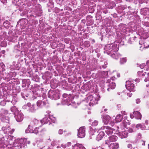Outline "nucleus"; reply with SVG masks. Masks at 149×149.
Wrapping results in <instances>:
<instances>
[{
  "mask_svg": "<svg viewBox=\"0 0 149 149\" xmlns=\"http://www.w3.org/2000/svg\"><path fill=\"white\" fill-rule=\"evenodd\" d=\"M104 49L107 52V54L108 53H111V54H112V56L114 58L115 55H117V54H115L114 52H116L118 51L119 49L118 46L115 44H112L106 46L104 48Z\"/></svg>",
  "mask_w": 149,
  "mask_h": 149,
  "instance_id": "nucleus-1",
  "label": "nucleus"
},
{
  "mask_svg": "<svg viewBox=\"0 0 149 149\" xmlns=\"http://www.w3.org/2000/svg\"><path fill=\"white\" fill-rule=\"evenodd\" d=\"M46 130L45 128H42L41 126L39 127H36L33 131V133L36 134H38L39 135L42 136L45 133Z\"/></svg>",
  "mask_w": 149,
  "mask_h": 149,
  "instance_id": "nucleus-2",
  "label": "nucleus"
},
{
  "mask_svg": "<svg viewBox=\"0 0 149 149\" xmlns=\"http://www.w3.org/2000/svg\"><path fill=\"white\" fill-rule=\"evenodd\" d=\"M48 97L52 99L56 100L58 99L59 94L57 92L52 90H50L48 94Z\"/></svg>",
  "mask_w": 149,
  "mask_h": 149,
  "instance_id": "nucleus-3",
  "label": "nucleus"
},
{
  "mask_svg": "<svg viewBox=\"0 0 149 149\" xmlns=\"http://www.w3.org/2000/svg\"><path fill=\"white\" fill-rule=\"evenodd\" d=\"M85 135V128L82 127H80L78 132V136L80 138L84 137Z\"/></svg>",
  "mask_w": 149,
  "mask_h": 149,
  "instance_id": "nucleus-4",
  "label": "nucleus"
},
{
  "mask_svg": "<svg viewBox=\"0 0 149 149\" xmlns=\"http://www.w3.org/2000/svg\"><path fill=\"white\" fill-rule=\"evenodd\" d=\"M101 129L104 130L106 133L108 135L112 134L113 133V129L110 127L103 126L101 127Z\"/></svg>",
  "mask_w": 149,
  "mask_h": 149,
  "instance_id": "nucleus-5",
  "label": "nucleus"
},
{
  "mask_svg": "<svg viewBox=\"0 0 149 149\" xmlns=\"http://www.w3.org/2000/svg\"><path fill=\"white\" fill-rule=\"evenodd\" d=\"M37 6L39 7V9L35 12V14H32V15H30L31 16H32L35 17H36L37 16H39L41 15V14L42 13V10H41V6L39 4H37Z\"/></svg>",
  "mask_w": 149,
  "mask_h": 149,
  "instance_id": "nucleus-6",
  "label": "nucleus"
},
{
  "mask_svg": "<svg viewBox=\"0 0 149 149\" xmlns=\"http://www.w3.org/2000/svg\"><path fill=\"white\" fill-rule=\"evenodd\" d=\"M15 118L17 122H19L22 121L24 118V116L22 113H19L16 115L15 116Z\"/></svg>",
  "mask_w": 149,
  "mask_h": 149,
  "instance_id": "nucleus-7",
  "label": "nucleus"
},
{
  "mask_svg": "<svg viewBox=\"0 0 149 149\" xmlns=\"http://www.w3.org/2000/svg\"><path fill=\"white\" fill-rule=\"evenodd\" d=\"M111 118L108 115H104L103 116V122L105 125L107 124L110 121Z\"/></svg>",
  "mask_w": 149,
  "mask_h": 149,
  "instance_id": "nucleus-8",
  "label": "nucleus"
},
{
  "mask_svg": "<svg viewBox=\"0 0 149 149\" xmlns=\"http://www.w3.org/2000/svg\"><path fill=\"white\" fill-rule=\"evenodd\" d=\"M119 148V144L117 143H112L110 144L109 149H118Z\"/></svg>",
  "mask_w": 149,
  "mask_h": 149,
  "instance_id": "nucleus-9",
  "label": "nucleus"
},
{
  "mask_svg": "<svg viewBox=\"0 0 149 149\" xmlns=\"http://www.w3.org/2000/svg\"><path fill=\"white\" fill-rule=\"evenodd\" d=\"M109 140L110 142L116 141L118 139V137L116 136L113 135L109 137Z\"/></svg>",
  "mask_w": 149,
  "mask_h": 149,
  "instance_id": "nucleus-10",
  "label": "nucleus"
},
{
  "mask_svg": "<svg viewBox=\"0 0 149 149\" xmlns=\"http://www.w3.org/2000/svg\"><path fill=\"white\" fill-rule=\"evenodd\" d=\"M73 149H86L82 144H77L73 146Z\"/></svg>",
  "mask_w": 149,
  "mask_h": 149,
  "instance_id": "nucleus-11",
  "label": "nucleus"
},
{
  "mask_svg": "<svg viewBox=\"0 0 149 149\" xmlns=\"http://www.w3.org/2000/svg\"><path fill=\"white\" fill-rule=\"evenodd\" d=\"M104 136V132L103 131L100 132L97 136L96 139L99 141L101 140Z\"/></svg>",
  "mask_w": 149,
  "mask_h": 149,
  "instance_id": "nucleus-12",
  "label": "nucleus"
},
{
  "mask_svg": "<svg viewBox=\"0 0 149 149\" xmlns=\"http://www.w3.org/2000/svg\"><path fill=\"white\" fill-rule=\"evenodd\" d=\"M133 114L137 119H141L142 116L140 113L138 111H134L133 112Z\"/></svg>",
  "mask_w": 149,
  "mask_h": 149,
  "instance_id": "nucleus-13",
  "label": "nucleus"
},
{
  "mask_svg": "<svg viewBox=\"0 0 149 149\" xmlns=\"http://www.w3.org/2000/svg\"><path fill=\"white\" fill-rule=\"evenodd\" d=\"M123 118V116L120 114H119L117 115L115 119V122L118 123L120 122Z\"/></svg>",
  "mask_w": 149,
  "mask_h": 149,
  "instance_id": "nucleus-14",
  "label": "nucleus"
},
{
  "mask_svg": "<svg viewBox=\"0 0 149 149\" xmlns=\"http://www.w3.org/2000/svg\"><path fill=\"white\" fill-rule=\"evenodd\" d=\"M109 142V140L105 141V142L102 144L103 148L104 149H109V147L110 146Z\"/></svg>",
  "mask_w": 149,
  "mask_h": 149,
  "instance_id": "nucleus-15",
  "label": "nucleus"
},
{
  "mask_svg": "<svg viewBox=\"0 0 149 149\" xmlns=\"http://www.w3.org/2000/svg\"><path fill=\"white\" fill-rule=\"evenodd\" d=\"M134 84H125L126 89L130 92L133 91L134 88Z\"/></svg>",
  "mask_w": 149,
  "mask_h": 149,
  "instance_id": "nucleus-16",
  "label": "nucleus"
},
{
  "mask_svg": "<svg viewBox=\"0 0 149 149\" xmlns=\"http://www.w3.org/2000/svg\"><path fill=\"white\" fill-rule=\"evenodd\" d=\"M136 127L138 129H141L142 130H145L146 129V127L144 125H142L141 124H137Z\"/></svg>",
  "mask_w": 149,
  "mask_h": 149,
  "instance_id": "nucleus-17",
  "label": "nucleus"
},
{
  "mask_svg": "<svg viewBox=\"0 0 149 149\" xmlns=\"http://www.w3.org/2000/svg\"><path fill=\"white\" fill-rule=\"evenodd\" d=\"M115 79V78L114 77H111L110 79H109L107 80L106 79L105 81H106V83H109V84H115L114 82L113 81Z\"/></svg>",
  "mask_w": 149,
  "mask_h": 149,
  "instance_id": "nucleus-18",
  "label": "nucleus"
},
{
  "mask_svg": "<svg viewBox=\"0 0 149 149\" xmlns=\"http://www.w3.org/2000/svg\"><path fill=\"white\" fill-rule=\"evenodd\" d=\"M108 71H102L100 72V74L102 77L106 78L107 77Z\"/></svg>",
  "mask_w": 149,
  "mask_h": 149,
  "instance_id": "nucleus-19",
  "label": "nucleus"
},
{
  "mask_svg": "<svg viewBox=\"0 0 149 149\" xmlns=\"http://www.w3.org/2000/svg\"><path fill=\"white\" fill-rule=\"evenodd\" d=\"M8 114V113L7 112L5 111L3 112V113H1L0 114V117H1L2 118L4 119L5 118H7V119L8 118V117H7L6 118V115H7Z\"/></svg>",
  "mask_w": 149,
  "mask_h": 149,
  "instance_id": "nucleus-20",
  "label": "nucleus"
},
{
  "mask_svg": "<svg viewBox=\"0 0 149 149\" xmlns=\"http://www.w3.org/2000/svg\"><path fill=\"white\" fill-rule=\"evenodd\" d=\"M83 85L82 86L81 88L82 89L84 90L85 91H87L88 90H89V88L88 87V84H82Z\"/></svg>",
  "mask_w": 149,
  "mask_h": 149,
  "instance_id": "nucleus-21",
  "label": "nucleus"
},
{
  "mask_svg": "<svg viewBox=\"0 0 149 149\" xmlns=\"http://www.w3.org/2000/svg\"><path fill=\"white\" fill-rule=\"evenodd\" d=\"M128 133L126 131H123L121 133L122 137L123 138L127 137L128 136Z\"/></svg>",
  "mask_w": 149,
  "mask_h": 149,
  "instance_id": "nucleus-22",
  "label": "nucleus"
},
{
  "mask_svg": "<svg viewBox=\"0 0 149 149\" xmlns=\"http://www.w3.org/2000/svg\"><path fill=\"white\" fill-rule=\"evenodd\" d=\"M116 86L115 84H109V88H107V90L109 91L111 89H113Z\"/></svg>",
  "mask_w": 149,
  "mask_h": 149,
  "instance_id": "nucleus-23",
  "label": "nucleus"
},
{
  "mask_svg": "<svg viewBox=\"0 0 149 149\" xmlns=\"http://www.w3.org/2000/svg\"><path fill=\"white\" fill-rule=\"evenodd\" d=\"M145 41H146V39H143V40H142V39L140 40L139 41V44L142 45L143 44V47L144 48L146 46L145 45V43L143 42Z\"/></svg>",
  "mask_w": 149,
  "mask_h": 149,
  "instance_id": "nucleus-24",
  "label": "nucleus"
},
{
  "mask_svg": "<svg viewBox=\"0 0 149 149\" xmlns=\"http://www.w3.org/2000/svg\"><path fill=\"white\" fill-rule=\"evenodd\" d=\"M127 59L126 58H123L120 59V63L121 64H123L126 62Z\"/></svg>",
  "mask_w": 149,
  "mask_h": 149,
  "instance_id": "nucleus-25",
  "label": "nucleus"
},
{
  "mask_svg": "<svg viewBox=\"0 0 149 149\" xmlns=\"http://www.w3.org/2000/svg\"><path fill=\"white\" fill-rule=\"evenodd\" d=\"M126 83H128V84H133L134 83V80L130 79L126 81Z\"/></svg>",
  "mask_w": 149,
  "mask_h": 149,
  "instance_id": "nucleus-26",
  "label": "nucleus"
},
{
  "mask_svg": "<svg viewBox=\"0 0 149 149\" xmlns=\"http://www.w3.org/2000/svg\"><path fill=\"white\" fill-rule=\"evenodd\" d=\"M33 121L35 125H37L39 124V123H41V121H39L38 120L36 119H34Z\"/></svg>",
  "mask_w": 149,
  "mask_h": 149,
  "instance_id": "nucleus-27",
  "label": "nucleus"
},
{
  "mask_svg": "<svg viewBox=\"0 0 149 149\" xmlns=\"http://www.w3.org/2000/svg\"><path fill=\"white\" fill-rule=\"evenodd\" d=\"M30 80L29 79H24L22 80L23 84H29L30 83Z\"/></svg>",
  "mask_w": 149,
  "mask_h": 149,
  "instance_id": "nucleus-28",
  "label": "nucleus"
},
{
  "mask_svg": "<svg viewBox=\"0 0 149 149\" xmlns=\"http://www.w3.org/2000/svg\"><path fill=\"white\" fill-rule=\"evenodd\" d=\"M38 109V108L35 107L33 105H32V107L31 108V110L32 112H35L36 110Z\"/></svg>",
  "mask_w": 149,
  "mask_h": 149,
  "instance_id": "nucleus-29",
  "label": "nucleus"
},
{
  "mask_svg": "<svg viewBox=\"0 0 149 149\" xmlns=\"http://www.w3.org/2000/svg\"><path fill=\"white\" fill-rule=\"evenodd\" d=\"M123 126L124 127H126L127 125L128 124V125H130V123L128 122L127 123V122L125 120H124L123 122Z\"/></svg>",
  "mask_w": 149,
  "mask_h": 149,
  "instance_id": "nucleus-30",
  "label": "nucleus"
},
{
  "mask_svg": "<svg viewBox=\"0 0 149 149\" xmlns=\"http://www.w3.org/2000/svg\"><path fill=\"white\" fill-rule=\"evenodd\" d=\"M42 101L41 100H39L37 102V105L38 107H40L41 105Z\"/></svg>",
  "mask_w": 149,
  "mask_h": 149,
  "instance_id": "nucleus-31",
  "label": "nucleus"
},
{
  "mask_svg": "<svg viewBox=\"0 0 149 149\" xmlns=\"http://www.w3.org/2000/svg\"><path fill=\"white\" fill-rule=\"evenodd\" d=\"M98 122L97 121H94L92 124V125L93 126H95L97 125L98 124Z\"/></svg>",
  "mask_w": 149,
  "mask_h": 149,
  "instance_id": "nucleus-32",
  "label": "nucleus"
},
{
  "mask_svg": "<svg viewBox=\"0 0 149 149\" xmlns=\"http://www.w3.org/2000/svg\"><path fill=\"white\" fill-rule=\"evenodd\" d=\"M49 72H47L45 73V74L44 75V76L47 79H48V76L49 75Z\"/></svg>",
  "mask_w": 149,
  "mask_h": 149,
  "instance_id": "nucleus-33",
  "label": "nucleus"
},
{
  "mask_svg": "<svg viewBox=\"0 0 149 149\" xmlns=\"http://www.w3.org/2000/svg\"><path fill=\"white\" fill-rule=\"evenodd\" d=\"M138 75L139 76H144V74L141 71H139L137 73Z\"/></svg>",
  "mask_w": 149,
  "mask_h": 149,
  "instance_id": "nucleus-34",
  "label": "nucleus"
},
{
  "mask_svg": "<svg viewBox=\"0 0 149 149\" xmlns=\"http://www.w3.org/2000/svg\"><path fill=\"white\" fill-rule=\"evenodd\" d=\"M50 86L51 87V88L54 89L56 87H57V84H50Z\"/></svg>",
  "mask_w": 149,
  "mask_h": 149,
  "instance_id": "nucleus-35",
  "label": "nucleus"
},
{
  "mask_svg": "<svg viewBox=\"0 0 149 149\" xmlns=\"http://www.w3.org/2000/svg\"><path fill=\"white\" fill-rule=\"evenodd\" d=\"M63 133V130L62 129H60L59 130L58 133L59 134H62Z\"/></svg>",
  "mask_w": 149,
  "mask_h": 149,
  "instance_id": "nucleus-36",
  "label": "nucleus"
},
{
  "mask_svg": "<svg viewBox=\"0 0 149 149\" xmlns=\"http://www.w3.org/2000/svg\"><path fill=\"white\" fill-rule=\"evenodd\" d=\"M140 79L139 78H137L134 80L136 83H139L140 82Z\"/></svg>",
  "mask_w": 149,
  "mask_h": 149,
  "instance_id": "nucleus-37",
  "label": "nucleus"
},
{
  "mask_svg": "<svg viewBox=\"0 0 149 149\" xmlns=\"http://www.w3.org/2000/svg\"><path fill=\"white\" fill-rule=\"evenodd\" d=\"M10 75L15 76L16 75V73L15 72H10L9 73Z\"/></svg>",
  "mask_w": 149,
  "mask_h": 149,
  "instance_id": "nucleus-38",
  "label": "nucleus"
},
{
  "mask_svg": "<svg viewBox=\"0 0 149 149\" xmlns=\"http://www.w3.org/2000/svg\"><path fill=\"white\" fill-rule=\"evenodd\" d=\"M121 113L122 114V115L123 116L127 115V113L126 112V111H121Z\"/></svg>",
  "mask_w": 149,
  "mask_h": 149,
  "instance_id": "nucleus-39",
  "label": "nucleus"
},
{
  "mask_svg": "<svg viewBox=\"0 0 149 149\" xmlns=\"http://www.w3.org/2000/svg\"><path fill=\"white\" fill-rule=\"evenodd\" d=\"M145 66L146 65L145 63H142L140 65V68L141 69H143Z\"/></svg>",
  "mask_w": 149,
  "mask_h": 149,
  "instance_id": "nucleus-40",
  "label": "nucleus"
},
{
  "mask_svg": "<svg viewBox=\"0 0 149 149\" xmlns=\"http://www.w3.org/2000/svg\"><path fill=\"white\" fill-rule=\"evenodd\" d=\"M107 62H106L104 63V65H102V67L104 68H105L107 67Z\"/></svg>",
  "mask_w": 149,
  "mask_h": 149,
  "instance_id": "nucleus-41",
  "label": "nucleus"
},
{
  "mask_svg": "<svg viewBox=\"0 0 149 149\" xmlns=\"http://www.w3.org/2000/svg\"><path fill=\"white\" fill-rule=\"evenodd\" d=\"M148 78L145 79V82H146L148 81H149V72L148 73Z\"/></svg>",
  "mask_w": 149,
  "mask_h": 149,
  "instance_id": "nucleus-42",
  "label": "nucleus"
},
{
  "mask_svg": "<svg viewBox=\"0 0 149 149\" xmlns=\"http://www.w3.org/2000/svg\"><path fill=\"white\" fill-rule=\"evenodd\" d=\"M9 22L8 21H6L5 22L3 23V25L4 26H5V24H8L9 25Z\"/></svg>",
  "mask_w": 149,
  "mask_h": 149,
  "instance_id": "nucleus-43",
  "label": "nucleus"
},
{
  "mask_svg": "<svg viewBox=\"0 0 149 149\" xmlns=\"http://www.w3.org/2000/svg\"><path fill=\"white\" fill-rule=\"evenodd\" d=\"M15 80H16V79H12L11 82H12L13 84H18V83L17 82H16V83L14 82H15Z\"/></svg>",
  "mask_w": 149,
  "mask_h": 149,
  "instance_id": "nucleus-44",
  "label": "nucleus"
},
{
  "mask_svg": "<svg viewBox=\"0 0 149 149\" xmlns=\"http://www.w3.org/2000/svg\"><path fill=\"white\" fill-rule=\"evenodd\" d=\"M128 132H129V133H132V132H133V130H132V128H130L128 130Z\"/></svg>",
  "mask_w": 149,
  "mask_h": 149,
  "instance_id": "nucleus-45",
  "label": "nucleus"
},
{
  "mask_svg": "<svg viewBox=\"0 0 149 149\" xmlns=\"http://www.w3.org/2000/svg\"><path fill=\"white\" fill-rule=\"evenodd\" d=\"M68 94H67L66 93H64L63 95V97H64V98L67 97H68Z\"/></svg>",
  "mask_w": 149,
  "mask_h": 149,
  "instance_id": "nucleus-46",
  "label": "nucleus"
},
{
  "mask_svg": "<svg viewBox=\"0 0 149 149\" xmlns=\"http://www.w3.org/2000/svg\"><path fill=\"white\" fill-rule=\"evenodd\" d=\"M4 42H2L1 43V45L2 46V47H6V46L7 45V44L6 43V42H5V44L4 45H3V44Z\"/></svg>",
  "mask_w": 149,
  "mask_h": 149,
  "instance_id": "nucleus-47",
  "label": "nucleus"
},
{
  "mask_svg": "<svg viewBox=\"0 0 149 149\" xmlns=\"http://www.w3.org/2000/svg\"><path fill=\"white\" fill-rule=\"evenodd\" d=\"M110 124L111 126H113L114 125V123L113 121H111L110 122Z\"/></svg>",
  "mask_w": 149,
  "mask_h": 149,
  "instance_id": "nucleus-48",
  "label": "nucleus"
},
{
  "mask_svg": "<svg viewBox=\"0 0 149 149\" xmlns=\"http://www.w3.org/2000/svg\"><path fill=\"white\" fill-rule=\"evenodd\" d=\"M1 1L3 4H5L6 2V0H1Z\"/></svg>",
  "mask_w": 149,
  "mask_h": 149,
  "instance_id": "nucleus-49",
  "label": "nucleus"
},
{
  "mask_svg": "<svg viewBox=\"0 0 149 149\" xmlns=\"http://www.w3.org/2000/svg\"><path fill=\"white\" fill-rule=\"evenodd\" d=\"M127 147L128 148H131L132 147V145L130 144H129L127 145Z\"/></svg>",
  "mask_w": 149,
  "mask_h": 149,
  "instance_id": "nucleus-50",
  "label": "nucleus"
},
{
  "mask_svg": "<svg viewBox=\"0 0 149 149\" xmlns=\"http://www.w3.org/2000/svg\"><path fill=\"white\" fill-rule=\"evenodd\" d=\"M85 43H87V47H88L90 46V44L89 43V42L88 41H86L85 42Z\"/></svg>",
  "mask_w": 149,
  "mask_h": 149,
  "instance_id": "nucleus-51",
  "label": "nucleus"
},
{
  "mask_svg": "<svg viewBox=\"0 0 149 149\" xmlns=\"http://www.w3.org/2000/svg\"><path fill=\"white\" fill-rule=\"evenodd\" d=\"M140 99H137L136 100V102L137 103H140Z\"/></svg>",
  "mask_w": 149,
  "mask_h": 149,
  "instance_id": "nucleus-52",
  "label": "nucleus"
},
{
  "mask_svg": "<svg viewBox=\"0 0 149 149\" xmlns=\"http://www.w3.org/2000/svg\"><path fill=\"white\" fill-rule=\"evenodd\" d=\"M19 142L20 143V144H22L23 143V139H21L19 140Z\"/></svg>",
  "mask_w": 149,
  "mask_h": 149,
  "instance_id": "nucleus-53",
  "label": "nucleus"
},
{
  "mask_svg": "<svg viewBox=\"0 0 149 149\" xmlns=\"http://www.w3.org/2000/svg\"><path fill=\"white\" fill-rule=\"evenodd\" d=\"M138 32H139V33H139V35H140H140H143V33H141V31H139Z\"/></svg>",
  "mask_w": 149,
  "mask_h": 149,
  "instance_id": "nucleus-54",
  "label": "nucleus"
},
{
  "mask_svg": "<svg viewBox=\"0 0 149 149\" xmlns=\"http://www.w3.org/2000/svg\"><path fill=\"white\" fill-rule=\"evenodd\" d=\"M27 106L29 107H31V103L29 102V103H28L27 104Z\"/></svg>",
  "mask_w": 149,
  "mask_h": 149,
  "instance_id": "nucleus-55",
  "label": "nucleus"
},
{
  "mask_svg": "<svg viewBox=\"0 0 149 149\" xmlns=\"http://www.w3.org/2000/svg\"><path fill=\"white\" fill-rule=\"evenodd\" d=\"M146 64L148 66V67L149 68V60L148 61L146 62Z\"/></svg>",
  "mask_w": 149,
  "mask_h": 149,
  "instance_id": "nucleus-56",
  "label": "nucleus"
},
{
  "mask_svg": "<svg viewBox=\"0 0 149 149\" xmlns=\"http://www.w3.org/2000/svg\"><path fill=\"white\" fill-rule=\"evenodd\" d=\"M21 20H19V21L18 22H17V25H21Z\"/></svg>",
  "mask_w": 149,
  "mask_h": 149,
  "instance_id": "nucleus-57",
  "label": "nucleus"
},
{
  "mask_svg": "<svg viewBox=\"0 0 149 149\" xmlns=\"http://www.w3.org/2000/svg\"><path fill=\"white\" fill-rule=\"evenodd\" d=\"M93 97V96H92V95H91L88 97V99L92 98Z\"/></svg>",
  "mask_w": 149,
  "mask_h": 149,
  "instance_id": "nucleus-58",
  "label": "nucleus"
},
{
  "mask_svg": "<svg viewBox=\"0 0 149 149\" xmlns=\"http://www.w3.org/2000/svg\"><path fill=\"white\" fill-rule=\"evenodd\" d=\"M130 44L132 43L131 39H130L128 40Z\"/></svg>",
  "mask_w": 149,
  "mask_h": 149,
  "instance_id": "nucleus-59",
  "label": "nucleus"
},
{
  "mask_svg": "<svg viewBox=\"0 0 149 149\" xmlns=\"http://www.w3.org/2000/svg\"><path fill=\"white\" fill-rule=\"evenodd\" d=\"M81 22L84 24L86 22V20L85 19H82L81 20Z\"/></svg>",
  "mask_w": 149,
  "mask_h": 149,
  "instance_id": "nucleus-60",
  "label": "nucleus"
},
{
  "mask_svg": "<svg viewBox=\"0 0 149 149\" xmlns=\"http://www.w3.org/2000/svg\"><path fill=\"white\" fill-rule=\"evenodd\" d=\"M136 36H134V37L133 38V39L134 40L136 41Z\"/></svg>",
  "mask_w": 149,
  "mask_h": 149,
  "instance_id": "nucleus-61",
  "label": "nucleus"
},
{
  "mask_svg": "<svg viewBox=\"0 0 149 149\" xmlns=\"http://www.w3.org/2000/svg\"><path fill=\"white\" fill-rule=\"evenodd\" d=\"M146 10V8H143L142 10L141 9V12H142V11H145Z\"/></svg>",
  "mask_w": 149,
  "mask_h": 149,
  "instance_id": "nucleus-62",
  "label": "nucleus"
},
{
  "mask_svg": "<svg viewBox=\"0 0 149 149\" xmlns=\"http://www.w3.org/2000/svg\"><path fill=\"white\" fill-rule=\"evenodd\" d=\"M25 14H26V13H22H22L21 14V16H23V15H24Z\"/></svg>",
  "mask_w": 149,
  "mask_h": 149,
  "instance_id": "nucleus-63",
  "label": "nucleus"
},
{
  "mask_svg": "<svg viewBox=\"0 0 149 149\" xmlns=\"http://www.w3.org/2000/svg\"><path fill=\"white\" fill-rule=\"evenodd\" d=\"M117 76L118 77H120V74H117Z\"/></svg>",
  "mask_w": 149,
  "mask_h": 149,
  "instance_id": "nucleus-64",
  "label": "nucleus"
}]
</instances>
